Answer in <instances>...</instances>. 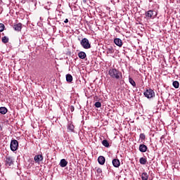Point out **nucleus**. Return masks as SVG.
<instances>
[{
  "label": "nucleus",
  "instance_id": "1",
  "mask_svg": "<svg viewBox=\"0 0 180 180\" xmlns=\"http://www.w3.org/2000/svg\"><path fill=\"white\" fill-rule=\"evenodd\" d=\"M108 75H110V78H113L114 79H122V78H123L122 72L115 68L109 69Z\"/></svg>",
  "mask_w": 180,
  "mask_h": 180
},
{
  "label": "nucleus",
  "instance_id": "2",
  "mask_svg": "<svg viewBox=\"0 0 180 180\" xmlns=\"http://www.w3.org/2000/svg\"><path fill=\"white\" fill-rule=\"evenodd\" d=\"M80 44L83 49H85L86 50H88L89 49H91V44L89 43V40L86 38H84L81 40Z\"/></svg>",
  "mask_w": 180,
  "mask_h": 180
},
{
  "label": "nucleus",
  "instance_id": "3",
  "mask_svg": "<svg viewBox=\"0 0 180 180\" xmlns=\"http://www.w3.org/2000/svg\"><path fill=\"white\" fill-rule=\"evenodd\" d=\"M144 96L146 98H148V99H150L151 98H154L155 96V93H154V90L149 89H147L144 93H143Z\"/></svg>",
  "mask_w": 180,
  "mask_h": 180
},
{
  "label": "nucleus",
  "instance_id": "4",
  "mask_svg": "<svg viewBox=\"0 0 180 180\" xmlns=\"http://www.w3.org/2000/svg\"><path fill=\"white\" fill-rule=\"evenodd\" d=\"M5 162L7 167H11V165H13V162H15L13 157L11 155H6Z\"/></svg>",
  "mask_w": 180,
  "mask_h": 180
},
{
  "label": "nucleus",
  "instance_id": "5",
  "mask_svg": "<svg viewBox=\"0 0 180 180\" xmlns=\"http://www.w3.org/2000/svg\"><path fill=\"white\" fill-rule=\"evenodd\" d=\"M18 146L19 143H18V141L15 139L12 140L10 144L11 151H16V150H18Z\"/></svg>",
  "mask_w": 180,
  "mask_h": 180
},
{
  "label": "nucleus",
  "instance_id": "6",
  "mask_svg": "<svg viewBox=\"0 0 180 180\" xmlns=\"http://www.w3.org/2000/svg\"><path fill=\"white\" fill-rule=\"evenodd\" d=\"M153 15H154V11L152 10H149L148 11L146 12L145 16L146 19H152L153 18Z\"/></svg>",
  "mask_w": 180,
  "mask_h": 180
},
{
  "label": "nucleus",
  "instance_id": "7",
  "mask_svg": "<svg viewBox=\"0 0 180 180\" xmlns=\"http://www.w3.org/2000/svg\"><path fill=\"white\" fill-rule=\"evenodd\" d=\"M34 160L35 162L39 164L41 161L43 160V155H37L34 157Z\"/></svg>",
  "mask_w": 180,
  "mask_h": 180
},
{
  "label": "nucleus",
  "instance_id": "8",
  "mask_svg": "<svg viewBox=\"0 0 180 180\" xmlns=\"http://www.w3.org/2000/svg\"><path fill=\"white\" fill-rule=\"evenodd\" d=\"M114 43H115V44H116V46H118V47H122V46H123L122 39H120V38H115L114 39Z\"/></svg>",
  "mask_w": 180,
  "mask_h": 180
},
{
  "label": "nucleus",
  "instance_id": "9",
  "mask_svg": "<svg viewBox=\"0 0 180 180\" xmlns=\"http://www.w3.org/2000/svg\"><path fill=\"white\" fill-rule=\"evenodd\" d=\"M112 165L115 168H119V167H120V161L119 160V159H113Z\"/></svg>",
  "mask_w": 180,
  "mask_h": 180
},
{
  "label": "nucleus",
  "instance_id": "10",
  "mask_svg": "<svg viewBox=\"0 0 180 180\" xmlns=\"http://www.w3.org/2000/svg\"><path fill=\"white\" fill-rule=\"evenodd\" d=\"M13 29L15 30V32H20V30H22V23L19 22L16 25H14Z\"/></svg>",
  "mask_w": 180,
  "mask_h": 180
},
{
  "label": "nucleus",
  "instance_id": "11",
  "mask_svg": "<svg viewBox=\"0 0 180 180\" xmlns=\"http://www.w3.org/2000/svg\"><path fill=\"white\" fill-rule=\"evenodd\" d=\"M148 148H147V146H146L145 144H141L139 146V151L141 153H146V151H147Z\"/></svg>",
  "mask_w": 180,
  "mask_h": 180
},
{
  "label": "nucleus",
  "instance_id": "12",
  "mask_svg": "<svg viewBox=\"0 0 180 180\" xmlns=\"http://www.w3.org/2000/svg\"><path fill=\"white\" fill-rule=\"evenodd\" d=\"M68 164V162H67V160H65V159H62V160H60L59 165L62 168H64V167H67Z\"/></svg>",
  "mask_w": 180,
  "mask_h": 180
},
{
  "label": "nucleus",
  "instance_id": "13",
  "mask_svg": "<svg viewBox=\"0 0 180 180\" xmlns=\"http://www.w3.org/2000/svg\"><path fill=\"white\" fill-rule=\"evenodd\" d=\"M98 161L100 165H103L105 164V161H106V159H105V157L103 156H99L98 158Z\"/></svg>",
  "mask_w": 180,
  "mask_h": 180
},
{
  "label": "nucleus",
  "instance_id": "14",
  "mask_svg": "<svg viewBox=\"0 0 180 180\" xmlns=\"http://www.w3.org/2000/svg\"><path fill=\"white\" fill-rule=\"evenodd\" d=\"M78 56L81 58V60H85V58H86V53H85L84 51H80L78 53Z\"/></svg>",
  "mask_w": 180,
  "mask_h": 180
},
{
  "label": "nucleus",
  "instance_id": "15",
  "mask_svg": "<svg viewBox=\"0 0 180 180\" xmlns=\"http://www.w3.org/2000/svg\"><path fill=\"white\" fill-rule=\"evenodd\" d=\"M0 113L1 115H6V113H8V109L5 107H1L0 108Z\"/></svg>",
  "mask_w": 180,
  "mask_h": 180
},
{
  "label": "nucleus",
  "instance_id": "16",
  "mask_svg": "<svg viewBox=\"0 0 180 180\" xmlns=\"http://www.w3.org/2000/svg\"><path fill=\"white\" fill-rule=\"evenodd\" d=\"M139 162L141 165H146L147 164V158H141L139 159Z\"/></svg>",
  "mask_w": 180,
  "mask_h": 180
},
{
  "label": "nucleus",
  "instance_id": "17",
  "mask_svg": "<svg viewBox=\"0 0 180 180\" xmlns=\"http://www.w3.org/2000/svg\"><path fill=\"white\" fill-rule=\"evenodd\" d=\"M66 81L67 82H72V75L70 74L66 75Z\"/></svg>",
  "mask_w": 180,
  "mask_h": 180
},
{
  "label": "nucleus",
  "instance_id": "18",
  "mask_svg": "<svg viewBox=\"0 0 180 180\" xmlns=\"http://www.w3.org/2000/svg\"><path fill=\"white\" fill-rule=\"evenodd\" d=\"M129 84H131V85H132V86H134V88H136V82H134L133 78L129 77Z\"/></svg>",
  "mask_w": 180,
  "mask_h": 180
},
{
  "label": "nucleus",
  "instance_id": "19",
  "mask_svg": "<svg viewBox=\"0 0 180 180\" xmlns=\"http://www.w3.org/2000/svg\"><path fill=\"white\" fill-rule=\"evenodd\" d=\"M142 180H148V174L146 172H143L141 174Z\"/></svg>",
  "mask_w": 180,
  "mask_h": 180
},
{
  "label": "nucleus",
  "instance_id": "20",
  "mask_svg": "<svg viewBox=\"0 0 180 180\" xmlns=\"http://www.w3.org/2000/svg\"><path fill=\"white\" fill-rule=\"evenodd\" d=\"M106 51H107V54H113V53H115V50L112 46H110V48H108Z\"/></svg>",
  "mask_w": 180,
  "mask_h": 180
},
{
  "label": "nucleus",
  "instance_id": "21",
  "mask_svg": "<svg viewBox=\"0 0 180 180\" xmlns=\"http://www.w3.org/2000/svg\"><path fill=\"white\" fill-rule=\"evenodd\" d=\"M172 85L176 89H178V88H179V82L178 81L173 82Z\"/></svg>",
  "mask_w": 180,
  "mask_h": 180
},
{
  "label": "nucleus",
  "instance_id": "22",
  "mask_svg": "<svg viewBox=\"0 0 180 180\" xmlns=\"http://www.w3.org/2000/svg\"><path fill=\"white\" fill-rule=\"evenodd\" d=\"M102 144L103 146H104V147H107V148L109 147V142L106 139L102 141Z\"/></svg>",
  "mask_w": 180,
  "mask_h": 180
},
{
  "label": "nucleus",
  "instance_id": "23",
  "mask_svg": "<svg viewBox=\"0 0 180 180\" xmlns=\"http://www.w3.org/2000/svg\"><path fill=\"white\" fill-rule=\"evenodd\" d=\"M139 139L140 140H141V141H144L146 140V134H141L139 136Z\"/></svg>",
  "mask_w": 180,
  "mask_h": 180
},
{
  "label": "nucleus",
  "instance_id": "24",
  "mask_svg": "<svg viewBox=\"0 0 180 180\" xmlns=\"http://www.w3.org/2000/svg\"><path fill=\"white\" fill-rule=\"evenodd\" d=\"M68 130L70 131H74V126L72 124H69L68 126Z\"/></svg>",
  "mask_w": 180,
  "mask_h": 180
},
{
  "label": "nucleus",
  "instance_id": "25",
  "mask_svg": "<svg viewBox=\"0 0 180 180\" xmlns=\"http://www.w3.org/2000/svg\"><path fill=\"white\" fill-rule=\"evenodd\" d=\"M2 41L4 43V44H6L9 41V38H8L7 37H4L2 38Z\"/></svg>",
  "mask_w": 180,
  "mask_h": 180
},
{
  "label": "nucleus",
  "instance_id": "26",
  "mask_svg": "<svg viewBox=\"0 0 180 180\" xmlns=\"http://www.w3.org/2000/svg\"><path fill=\"white\" fill-rule=\"evenodd\" d=\"M94 106L96 108H101V106H102V104L101 103V102H96L95 104H94Z\"/></svg>",
  "mask_w": 180,
  "mask_h": 180
},
{
  "label": "nucleus",
  "instance_id": "27",
  "mask_svg": "<svg viewBox=\"0 0 180 180\" xmlns=\"http://www.w3.org/2000/svg\"><path fill=\"white\" fill-rule=\"evenodd\" d=\"M5 29V25L2 23H0V32H4Z\"/></svg>",
  "mask_w": 180,
  "mask_h": 180
},
{
  "label": "nucleus",
  "instance_id": "28",
  "mask_svg": "<svg viewBox=\"0 0 180 180\" xmlns=\"http://www.w3.org/2000/svg\"><path fill=\"white\" fill-rule=\"evenodd\" d=\"M70 112H74V110H75V108H74V105H71L70 107Z\"/></svg>",
  "mask_w": 180,
  "mask_h": 180
},
{
  "label": "nucleus",
  "instance_id": "29",
  "mask_svg": "<svg viewBox=\"0 0 180 180\" xmlns=\"http://www.w3.org/2000/svg\"><path fill=\"white\" fill-rule=\"evenodd\" d=\"M64 23H68V19H65V20H64Z\"/></svg>",
  "mask_w": 180,
  "mask_h": 180
},
{
  "label": "nucleus",
  "instance_id": "30",
  "mask_svg": "<svg viewBox=\"0 0 180 180\" xmlns=\"http://www.w3.org/2000/svg\"><path fill=\"white\" fill-rule=\"evenodd\" d=\"M0 130H2V127L0 125Z\"/></svg>",
  "mask_w": 180,
  "mask_h": 180
}]
</instances>
